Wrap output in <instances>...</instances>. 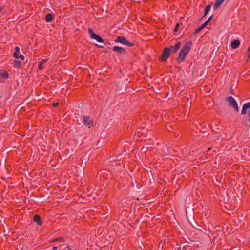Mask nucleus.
Masks as SVG:
<instances>
[{
    "instance_id": "nucleus-16",
    "label": "nucleus",
    "mask_w": 250,
    "mask_h": 250,
    "mask_svg": "<svg viewBox=\"0 0 250 250\" xmlns=\"http://www.w3.org/2000/svg\"><path fill=\"white\" fill-rule=\"evenodd\" d=\"M47 60H48L47 59H42L41 61V62H39V65L38 66V68L39 70H41L43 69V65L47 62Z\"/></svg>"
},
{
    "instance_id": "nucleus-4",
    "label": "nucleus",
    "mask_w": 250,
    "mask_h": 250,
    "mask_svg": "<svg viewBox=\"0 0 250 250\" xmlns=\"http://www.w3.org/2000/svg\"><path fill=\"white\" fill-rule=\"evenodd\" d=\"M170 54V50L168 49V47H166L163 50L162 53L159 57V60L161 62H164L168 58Z\"/></svg>"
},
{
    "instance_id": "nucleus-31",
    "label": "nucleus",
    "mask_w": 250,
    "mask_h": 250,
    "mask_svg": "<svg viewBox=\"0 0 250 250\" xmlns=\"http://www.w3.org/2000/svg\"><path fill=\"white\" fill-rule=\"evenodd\" d=\"M94 45L96 46V47H97L98 48H102V47H103V46L99 45H98V44H95Z\"/></svg>"
},
{
    "instance_id": "nucleus-18",
    "label": "nucleus",
    "mask_w": 250,
    "mask_h": 250,
    "mask_svg": "<svg viewBox=\"0 0 250 250\" xmlns=\"http://www.w3.org/2000/svg\"><path fill=\"white\" fill-rule=\"evenodd\" d=\"M53 15L51 13H48L45 16V20L47 22H49L53 20Z\"/></svg>"
},
{
    "instance_id": "nucleus-13",
    "label": "nucleus",
    "mask_w": 250,
    "mask_h": 250,
    "mask_svg": "<svg viewBox=\"0 0 250 250\" xmlns=\"http://www.w3.org/2000/svg\"><path fill=\"white\" fill-rule=\"evenodd\" d=\"M33 221L37 223L39 226H41L42 224V222L41 220V218L40 215L36 214L33 217Z\"/></svg>"
},
{
    "instance_id": "nucleus-10",
    "label": "nucleus",
    "mask_w": 250,
    "mask_h": 250,
    "mask_svg": "<svg viewBox=\"0 0 250 250\" xmlns=\"http://www.w3.org/2000/svg\"><path fill=\"white\" fill-rule=\"evenodd\" d=\"M187 55V54H186V52L181 50L176 59L177 63H181L183 61Z\"/></svg>"
},
{
    "instance_id": "nucleus-36",
    "label": "nucleus",
    "mask_w": 250,
    "mask_h": 250,
    "mask_svg": "<svg viewBox=\"0 0 250 250\" xmlns=\"http://www.w3.org/2000/svg\"><path fill=\"white\" fill-rule=\"evenodd\" d=\"M211 150V148H208V150Z\"/></svg>"
},
{
    "instance_id": "nucleus-35",
    "label": "nucleus",
    "mask_w": 250,
    "mask_h": 250,
    "mask_svg": "<svg viewBox=\"0 0 250 250\" xmlns=\"http://www.w3.org/2000/svg\"><path fill=\"white\" fill-rule=\"evenodd\" d=\"M250 57V54L249 53V52H248V58H249Z\"/></svg>"
},
{
    "instance_id": "nucleus-26",
    "label": "nucleus",
    "mask_w": 250,
    "mask_h": 250,
    "mask_svg": "<svg viewBox=\"0 0 250 250\" xmlns=\"http://www.w3.org/2000/svg\"><path fill=\"white\" fill-rule=\"evenodd\" d=\"M100 176H101L102 175H103V176H104V172H103V171L101 170L100 171H99L98 173ZM105 174H106L107 175V174L105 173Z\"/></svg>"
},
{
    "instance_id": "nucleus-25",
    "label": "nucleus",
    "mask_w": 250,
    "mask_h": 250,
    "mask_svg": "<svg viewBox=\"0 0 250 250\" xmlns=\"http://www.w3.org/2000/svg\"><path fill=\"white\" fill-rule=\"evenodd\" d=\"M249 110H248V111H247V113L248 116V121L250 123V108H249Z\"/></svg>"
},
{
    "instance_id": "nucleus-29",
    "label": "nucleus",
    "mask_w": 250,
    "mask_h": 250,
    "mask_svg": "<svg viewBox=\"0 0 250 250\" xmlns=\"http://www.w3.org/2000/svg\"><path fill=\"white\" fill-rule=\"evenodd\" d=\"M240 249L239 247H233L230 249L231 250H239Z\"/></svg>"
},
{
    "instance_id": "nucleus-32",
    "label": "nucleus",
    "mask_w": 250,
    "mask_h": 250,
    "mask_svg": "<svg viewBox=\"0 0 250 250\" xmlns=\"http://www.w3.org/2000/svg\"><path fill=\"white\" fill-rule=\"evenodd\" d=\"M66 248L68 249V250H72V249L70 248V246L69 245H67Z\"/></svg>"
},
{
    "instance_id": "nucleus-37",
    "label": "nucleus",
    "mask_w": 250,
    "mask_h": 250,
    "mask_svg": "<svg viewBox=\"0 0 250 250\" xmlns=\"http://www.w3.org/2000/svg\"><path fill=\"white\" fill-rule=\"evenodd\" d=\"M3 14H5V11H3Z\"/></svg>"
},
{
    "instance_id": "nucleus-27",
    "label": "nucleus",
    "mask_w": 250,
    "mask_h": 250,
    "mask_svg": "<svg viewBox=\"0 0 250 250\" xmlns=\"http://www.w3.org/2000/svg\"><path fill=\"white\" fill-rule=\"evenodd\" d=\"M206 26H207V25L204 23L199 27L201 29V30H202Z\"/></svg>"
},
{
    "instance_id": "nucleus-8",
    "label": "nucleus",
    "mask_w": 250,
    "mask_h": 250,
    "mask_svg": "<svg viewBox=\"0 0 250 250\" xmlns=\"http://www.w3.org/2000/svg\"><path fill=\"white\" fill-rule=\"evenodd\" d=\"M181 45V43L180 42H178L176 43L175 45L170 46L169 47H168V49L170 50V54H175L176 53L178 50L180 49Z\"/></svg>"
},
{
    "instance_id": "nucleus-34",
    "label": "nucleus",
    "mask_w": 250,
    "mask_h": 250,
    "mask_svg": "<svg viewBox=\"0 0 250 250\" xmlns=\"http://www.w3.org/2000/svg\"><path fill=\"white\" fill-rule=\"evenodd\" d=\"M58 248V247L57 246H53L52 249H53V250H56Z\"/></svg>"
},
{
    "instance_id": "nucleus-23",
    "label": "nucleus",
    "mask_w": 250,
    "mask_h": 250,
    "mask_svg": "<svg viewBox=\"0 0 250 250\" xmlns=\"http://www.w3.org/2000/svg\"><path fill=\"white\" fill-rule=\"evenodd\" d=\"M180 24L179 23H177L176 24L175 26L174 27V29L173 30L174 32H177L179 29Z\"/></svg>"
},
{
    "instance_id": "nucleus-22",
    "label": "nucleus",
    "mask_w": 250,
    "mask_h": 250,
    "mask_svg": "<svg viewBox=\"0 0 250 250\" xmlns=\"http://www.w3.org/2000/svg\"><path fill=\"white\" fill-rule=\"evenodd\" d=\"M213 18V16H211L209 17V18L204 22V23L207 25L208 23L211 21Z\"/></svg>"
},
{
    "instance_id": "nucleus-33",
    "label": "nucleus",
    "mask_w": 250,
    "mask_h": 250,
    "mask_svg": "<svg viewBox=\"0 0 250 250\" xmlns=\"http://www.w3.org/2000/svg\"><path fill=\"white\" fill-rule=\"evenodd\" d=\"M4 8V6H0V12H1Z\"/></svg>"
},
{
    "instance_id": "nucleus-21",
    "label": "nucleus",
    "mask_w": 250,
    "mask_h": 250,
    "mask_svg": "<svg viewBox=\"0 0 250 250\" xmlns=\"http://www.w3.org/2000/svg\"><path fill=\"white\" fill-rule=\"evenodd\" d=\"M16 59H21V60H23L25 58V57L24 55H19L18 54H17V57L16 56H15L14 57Z\"/></svg>"
},
{
    "instance_id": "nucleus-15",
    "label": "nucleus",
    "mask_w": 250,
    "mask_h": 250,
    "mask_svg": "<svg viewBox=\"0 0 250 250\" xmlns=\"http://www.w3.org/2000/svg\"><path fill=\"white\" fill-rule=\"evenodd\" d=\"M212 4V3H211L206 6V7L205 8V11H204V15L202 17L201 19H203V18H204L208 14V13L209 12V11L210 10V8H211Z\"/></svg>"
},
{
    "instance_id": "nucleus-30",
    "label": "nucleus",
    "mask_w": 250,
    "mask_h": 250,
    "mask_svg": "<svg viewBox=\"0 0 250 250\" xmlns=\"http://www.w3.org/2000/svg\"><path fill=\"white\" fill-rule=\"evenodd\" d=\"M230 94H232V95H234V90L232 88V87H231V89H230Z\"/></svg>"
},
{
    "instance_id": "nucleus-11",
    "label": "nucleus",
    "mask_w": 250,
    "mask_h": 250,
    "mask_svg": "<svg viewBox=\"0 0 250 250\" xmlns=\"http://www.w3.org/2000/svg\"><path fill=\"white\" fill-rule=\"evenodd\" d=\"M250 108V101L248 103H245L242 107L241 110V114L245 115L247 114V110H249Z\"/></svg>"
},
{
    "instance_id": "nucleus-5",
    "label": "nucleus",
    "mask_w": 250,
    "mask_h": 250,
    "mask_svg": "<svg viewBox=\"0 0 250 250\" xmlns=\"http://www.w3.org/2000/svg\"><path fill=\"white\" fill-rule=\"evenodd\" d=\"M82 118L83 124L85 126H88L89 128L93 126V121L91 119L90 116L83 115Z\"/></svg>"
},
{
    "instance_id": "nucleus-24",
    "label": "nucleus",
    "mask_w": 250,
    "mask_h": 250,
    "mask_svg": "<svg viewBox=\"0 0 250 250\" xmlns=\"http://www.w3.org/2000/svg\"><path fill=\"white\" fill-rule=\"evenodd\" d=\"M201 31V29L200 28V27H199L194 31L193 34L194 35H196V34H198Z\"/></svg>"
},
{
    "instance_id": "nucleus-7",
    "label": "nucleus",
    "mask_w": 250,
    "mask_h": 250,
    "mask_svg": "<svg viewBox=\"0 0 250 250\" xmlns=\"http://www.w3.org/2000/svg\"><path fill=\"white\" fill-rule=\"evenodd\" d=\"M9 77L8 73L5 70H0V81L4 83Z\"/></svg>"
},
{
    "instance_id": "nucleus-9",
    "label": "nucleus",
    "mask_w": 250,
    "mask_h": 250,
    "mask_svg": "<svg viewBox=\"0 0 250 250\" xmlns=\"http://www.w3.org/2000/svg\"><path fill=\"white\" fill-rule=\"evenodd\" d=\"M112 50L119 54L125 55L127 53L125 48L118 46H114L112 48Z\"/></svg>"
},
{
    "instance_id": "nucleus-14",
    "label": "nucleus",
    "mask_w": 250,
    "mask_h": 250,
    "mask_svg": "<svg viewBox=\"0 0 250 250\" xmlns=\"http://www.w3.org/2000/svg\"><path fill=\"white\" fill-rule=\"evenodd\" d=\"M224 1L225 0H217L213 5V9L215 10L218 8Z\"/></svg>"
},
{
    "instance_id": "nucleus-19",
    "label": "nucleus",
    "mask_w": 250,
    "mask_h": 250,
    "mask_svg": "<svg viewBox=\"0 0 250 250\" xmlns=\"http://www.w3.org/2000/svg\"><path fill=\"white\" fill-rule=\"evenodd\" d=\"M58 241L65 242V239L63 237H57L55 239H54L51 241L52 242H58Z\"/></svg>"
},
{
    "instance_id": "nucleus-1",
    "label": "nucleus",
    "mask_w": 250,
    "mask_h": 250,
    "mask_svg": "<svg viewBox=\"0 0 250 250\" xmlns=\"http://www.w3.org/2000/svg\"><path fill=\"white\" fill-rule=\"evenodd\" d=\"M116 43H120L123 45H126L129 47H132L135 45L134 43L130 42L125 37L122 36H118L114 40Z\"/></svg>"
},
{
    "instance_id": "nucleus-20",
    "label": "nucleus",
    "mask_w": 250,
    "mask_h": 250,
    "mask_svg": "<svg viewBox=\"0 0 250 250\" xmlns=\"http://www.w3.org/2000/svg\"><path fill=\"white\" fill-rule=\"evenodd\" d=\"M20 48L18 46H16L15 48V52L13 53V56L14 57L15 56H16L17 57V54H18V53L20 52Z\"/></svg>"
},
{
    "instance_id": "nucleus-12",
    "label": "nucleus",
    "mask_w": 250,
    "mask_h": 250,
    "mask_svg": "<svg viewBox=\"0 0 250 250\" xmlns=\"http://www.w3.org/2000/svg\"><path fill=\"white\" fill-rule=\"evenodd\" d=\"M240 44V41L239 39L233 40L231 42V47L232 49L237 48Z\"/></svg>"
},
{
    "instance_id": "nucleus-6",
    "label": "nucleus",
    "mask_w": 250,
    "mask_h": 250,
    "mask_svg": "<svg viewBox=\"0 0 250 250\" xmlns=\"http://www.w3.org/2000/svg\"><path fill=\"white\" fill-rule=\"evenodd\" d=\"M192 45V42L191 40H189L183 46L181 50L183 51V52H186V54H188Z\"/></svg>"
},
{
    "instance_id": "nucleus-17",
    "label": "nucleus",
    "mask_w": 250,
    "mask_h": 250,
    "mask_svg": "<svg viewBox=\"0 0 250 250\" xmlns=\"http://www.w3.org/2000/svg\"><path fill=\"white\" fill-rule=\"evenodd\" d=\"M13 66L16 68H20L21 66V62L19 60H14L13 63Z\"/></svg>"
},
{
    "instance_id": "nucleus-2",
    "label": "nucleus",
    "mask_w": 250,
    "mask_h": 250,
    "mask_svg": "<svg viewBox=\"0 0 250 250\" xmlns=\"http://www.w3.org/2000/svg\"><path fill=\"white\" fill-rule=\"evenodd\" d=\"M226 100L229 103V105L234 109L236 112L239 111L238 104L235 99L231 96H228L226 98Z\"/></svg>"
},
{
    "instance_id": "nucleus-28",
    "label": "nucleus",
    "mask_w": 250,
    "mask_h": 250,
    "mask_svg": "<svg viewBox=\"0 0 250 250\" xmlns=\"http://www.w3.org/2000/svg\"><path fill=\"white\" fill-rule=\"evenodd\" d=\"M59 105V103L58 102H56V103H53L52 104V105L54 106V107H56L57 106H58Z\"/></svg>"
},
{
    "instance_id": "nucleus-3",
    "label": "nucleus",
    "mask_w": 250,
    "mask_h": 250,
    "mask_svg": "<svg viewBox=\"0 0 250 250\" xmlns=\"http://www.w3.org/2000/svg\"><path fill=\"white\" fill-rule=\"evenodd\" d=\"M88 32L91 39L95 40L100 43L104 42V39L100 35L95 34L91 28H89Z\"/></svg>"
}]
</instances>
